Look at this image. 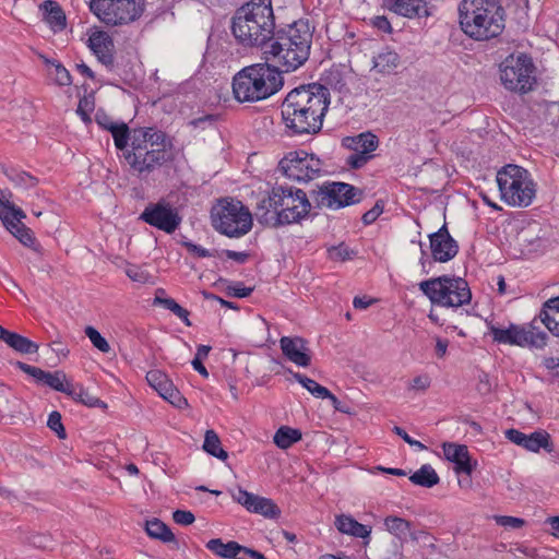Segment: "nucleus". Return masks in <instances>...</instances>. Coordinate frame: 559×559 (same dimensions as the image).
Returning <instances> with one entry per match:
<instances>
[{"mask_svg":"<svg viewBox=\"0 0 559 559\" xmlns=\"http://www.w3.org/2000/svg\"><path fill=\"white\" fill-rule=\"evenodd\" d=\"M329 105L330 91L321 84L293 88L281 106L286 133L290 136L319 133Z\"/></svg>","mask_w":559,"mask_h":559,"instance_id":"nucleus-1","label":"nucleus"},{"mask_svg":"<svg viewBox=\"0 0 559 559\" xmlns=\"http://www.w3.org/2000/svg\"><path fill=\"white\" fill-rule=\"evenodd\" d=\"M174 157L171 139L154 128L134 129L130 150L123 153L132 174L140 179H146Z\"/></svg>","mask_w":559,"mask_h":559,"instance_id":"nucleus-2","label":"nucleus"},{"mask_svg":"<svg viewBox=\"0 0 559 559\" xmlns=\"http://www.w3.org/2000/svg\"><path fill=\"white\" fill-rule=\"evenodd\" d=\"M312 32L307 21L299 20L274 31L263 49L266 61L282 72H292L309 58Z\"/></svg>","mask_w":559,"mask_h":559,"instance_id":"nucleus-3","label":"nucleus"},{"mask_svg":"<svg viewBox=\"0 0 559 559\" xmlns=\"http://www.w3.org/2000/svg\"><path fill=\"white\" fill-rule=\"evenodd\" d=\"M312 204L301 189L274 186L254 210V216L264 227L277 228L299 223L311 211Z\"/></svg>","mask_w":559,"mask_h":559,"instance_id":"nucleus-4","label":"nucleus"},{"mask_svg":"<svg viewBox=\"0 0 559 559\" xmlns=\"http://www.w3.org/2000/svg\"><path fill=\"white\" fill-rule=\"evenodd\" d=\"M231 31L243 46H262L264 49L275 31L271 0H252L239 8Z\"/></svg>","mask_w":559,"mask_h":559,"instance_id":"nucleus-5","label":"nucleus"},{"mask_svg":"<svg viewBox=\"0 0 559 559\" xmlns=\"http://www.w3.org/2000/svg\"><path fill=\"white\" fill-rule=\"evenodd\" d=\"M462 31L476 40H488L504 28V10L498 0H462L459 5Z\"/></svg>","mask_w":559,"mask_h":559,"instance_id":"nucleus-6","label":"nucleus"},{"mask_svg":"<svg viewBox=\"0 0 559 559\" xmlns=\"http://www.w3.org/2000/svg\"><path fill=\"white\" fill-rule=\"evenodd\" d=\"M283 86V78L267 61L243 68L233 80V93L240 103H254L274 95Z\"/></svg>","mask_w":559,"mask_h":559,"instance_id":"nucleus-7","label":"nucleus"},{"mask_svg":"<svg viewBox=\"0 0 559 559\" xmlns=\"http://www.w3.org/2000/svg\"><path fill=\"white\" fill-rule=\"evenodd\" d=\"M501 199L511 206L527 207L536 195V185L523 167L509 164L497 173Z\"/></svg>","mask_w":559,"mask_h":559,"instance_id":"nucleus-8","label":"nucleus"},{"mask_svg":"<svg viewBox=\"0 0 559 559\" xmlns=\"http://www.w3.org/2000/svg\"><path fill=\"white\" fill-rule=\"evenodd\" d=\"M212 226L229 238H239L252 228V215L240 201L219 200L211 210Z\"/></svg>","mask_w":559,"mask_h":559,"instance_id":"nucleus-9","label":"nucleus"},{"mask_svg":"<svg viewBox=\"0 0 559 559\" xmlns=\"http://www.w3.org/2000/svg\"><path fill=\"white\" fill-rule=\"evenodd\" d=\"M419 289L432 304L442 307H460L469 304L472 293L462 277L440 276L419 283Z\"/></svg>","mask_w":559,"mask_h":559,"instance_id":"nucleus-10","label":"nucleus"},{"mask_svg":"<svg viewBox=\"0 0 559 559\" xmlns=\"http://www.w3.org/2000/svg\"><path fill=\"white\" fill-rule=\"evenodd\" d=\"M500 80L509 91L520 94L531 92L537 83L532 57L524 52L507 57L500 66Z\"/></svg>","mask_w":559,"mask_h":559,"instance_id":"nucleus-11","label":"nucleus"},{"mask_svg":"<svg viewBox=\"0 0 559 559\" xmlns=\"http://www.w3.org/2000/svg\"><path fill=\"white\" fill-rule=\"evenodd\" d=\"M91 12L108 26L128 25L145 11V0H91Z\"/></svg>","mask_w":559,"mask_h":559,"instance_id":"nucleus-12","label":"nucleus"},{"mask_svg":"<svg viewBox=\"0 0 559 559\" xmlns=\"http://www.w3.org/2000/svg\"><path fill=\"white\" fill-rule=\"evenodd\" d=\"M362 190L338 181H326L317 190L311 191L314 207L338 210L360 202Z\"/></svg>","mask_w":559,"mask_h":559,"instance_id":"nucleus-13","label":"nucleus"},{"mask_svg":"<svg viewBox=\"0 0 559 559\" xmlns=\"http://www.w3.org/2000/svg\"><path fill=\"white\" fill-rule=\"evenodd\" d=\"M278 170L292 180L310 181L320 176L322 162L305 151H293L280 160Z\"/></svg>","mask_w":559,"mask_h":559,"instance_id":"nucleus-14","label":"nucleus"},{"mask_svg":"<svg viewBox=\"0 0 559 559\" xmlns=\"http://www.w3.org/2000/svg\"><path fill=\"white\" fill-rule=\"evenodd\" d=\"M488 329L493 342L498 344L535 348H543L547 344V334L543 331H535L533 325L525 328L511 323L508 328L502 329L490 324Z\"/></svg>","mask_w":559,"mask_h":559,"instance_id":"nucleus-15","label":"nucleus"},{"mask_svg":"<svg viewBox=\"0 0 559 559\" xmlns=\"http://www.w3.org/2000/svg\"><path fill=\"white\" fill-rule=\"evenodd\" d=\"M140 219L166 234L175 233L182 222L178 210L164 200L148 203Z\"/></svg>","mask_w":559,"mask_h":559,"instance_id":"nucleus-16","label":"nucleus"},{"mask_svg":"<svg viewBox=\"0 0 559 559\" xmlns=\"http://www.w3.org/2000/svg\"><path fill=\"white\" fill-rule=\"evenodd\" d=\"M342 145L353 151L346 158V164L353 169H360L374 157L372 153L379 146V139L374 133L366 131L344 138Z\"/></svg>","mask_w":559,"mask_h":559,"instance_id":"nucleus-17","label":"nucleus"},{"mask_svg":"<svg viewBox=\"0 0 559 559\" xmlns=\"http://www.w3.org/2000/svg\"><path fill=\"white\" fill-rule=\"evenodd\" d=\"M15 365L19 369L33 377L39 383H44L49 388L68 395H73L75 393V388L67 381V376L63 371L57 370L55 372H49L22 361H16Z\"/></svg>","mask_w":559,"mask_h":559,"instance_id":"nucleus-18","label":"nucleus"},{"mask_svg":"<svg viewBox=\"0 0 559 559\" xmlns=\"http://www.w3.org/2000/svg\"><path fill=\"white\" fill-rule=\"evenodd\" d=\"M233 499L243 506L249 512L258 513L269 519H275L281 514L280 508L272 499L257 496L241 488L237 492H233Z\"/></svg>","mask_w":559,"mask_h":559,"instance_id":"nucleus-19","label":"nucleus"},{"mask_svg":"<svg viewBox=\"0 0 559 559\" xmlns=\"http://www.w3.org/2000/svg\"><path fill=\"white\" fill-rule=\"evenodd\" d=\"M429 240L435 261L448 262L457 254L459 245L450 235L447 224H443L439 230L432 233L429 236Z\"/></svg>","mask_w":559,"mask_h":559,"instance_id":"nucleus-20","label":"nucleus"},{"mask_svg":"<svg viewBox=\"0 0 559 559\" xmlns=\"http://www.w3.org/2000/svg\"><path fill=\"white\" fill-rule=\"evenodd\" d=\"M146 381L163 399L173 405L181 407L182 404H187V400L180 395L171 380L162 370H150L146 373Z\"/></svg>","mask_w":559,"mask_h":559,"instance_id":"nucleus-21","label":"nucleus"},{"mask_svg":"<svg viewBox=\"0 0 559 559\" xmlns=\"http://www.w3.org/2000/svg\"><path fill=\"white\" fill-rule=\"evenodd\" d=\"M283 355L299 367H308L311 364V352L308 342L299 336H283L280 340Z\"/></svg>","mask_w":559,"mask_h":559,"instance_id":"nucleus-22","label":"nucleus"},{"mask_svg":"<svg viewBox=\"0 0 559 559\" xmlns=\"http://www.w3.org/2000/svg\"><path fill=\"white\" fill-rule=\"evenodd\" d=\"M402 67V57L391 47L382 48L372 57L371 70L382 76L396 75Z\"/></svg>","mask_w":559,"mask_h":559,"instance_id":"nucleus-23","label":"nucleus"},{"mask_svg":"<svg viewBox=\"0 0 559 559\" xmlns=\"http://www.w3.org/2000/svg\"><path fill=\"white\" fill-rule=\"evenodd\" d=\"M88 47L102 64L112 69L115 45L112 38L106 32H94L88 38Z\"/></svg>","mask_w":559,"mask_h":559,"instance_id":"nucleus-24","label":"nucleus"},{"mask_svg":"<svg viewBox=\"0 0 559 559\" xmlns=\"http://www.w3.org/2000/svg\"><path fill=\"white\" fill-rule=\"evenodd\" d=\"M383 2L388 10L407 19L429 15L427 3L424 0H383Z\"/></svg>","mask_w":559,"mask_h":559,"instance_id":"nucleus-25","label":"nucleus"},{"mask_svg":"<svg viewBox=\"0 0 559 559\" xmlns=\"http://www.w3.org/2000/svg\"><path fill=\"white\" fill-rule=\"evenodd\" d=\"M443 453L447 460L455 464V472L457 474L465 473L471 475L475 464L472 463L468 449L464 444L443 443Z\"/></svg>","mask_w":559,"mask_h":559,"instance_id":"nucleus-26","label":"nucleus"},{"mask_svg":"<svg viewBox=\"0 0 559 559\" xmlns=\"http://www.w3.org/2000/svg\"><path fill=\"white\" fill-rule=\"evenodd\" d=\"M43 11V20L53 32L63 31L67 26V17L62 8L53 0H46L39 5Z\"/></svg>","mask_w":559,"mask_h":559,"instance_id":"nucleus-27","label":"nucleus"},{"mask_svg":"<svg viewBox=\"0 0 559 559\" xmlns=\"http://www.w3.org/2000/svg\"><path fill=\"white\" fill-rule=\"evenodd\" d=\"M0 341L21 354H34L38 350V345L27 337L11 332L0 325Z\"/></svg>","mask_w":559,"mask_h":559,"instance_id":"nucleus-28","label":"nucleus"},{"mask_svg":"<svg viewBox=\"0 0 559 559\" xmlns=\"http://www.w3.org/2000/svg\"><path fill=\"white\" fill-rule=\"evenodd\" d=\"M386 531L395 536L402 544L406 542L407 536L417 540L416 534L412 531V523L403 518L389 515L384 519Z\"/></svg>","mask_w":559,"mask_h":559,"instance_id":"nucleus-29","label":"nucleus"},{"mask_svg":"<svg viewBox=\"0 0 559 559\" xmlns=\"http://www.w3.org/2000/svg\"><path fill=\"white\" fill-rule=\"evenodd\" d=\"M335 526L341 533L348 534L354 537L367 538L371 533V527L364 525L352 516L344 514L336 516Z\"/></svg>","mask_w":559,"mask_h":559,"instance_id":"nucleus-30","label":"nucleus"},{"mask_svg":"<svg viewBox=\"0 0 559 559\" xmlns=\"http://www.w3.org/2000/svg\"><path fill=\"white\" fill-rule=\"evenodd\" d=\"M4 223L7 225L8 230L25 247L32 248L35 251L39 250V245L36 241L34 233L31 228L26 227L24 224L14 223L13 221H9V217H4Z\"/></svg>","mask_w":559,"mask_h":559,"instance_id":"nucleus-31","label":"nucleus"},{"mask_svg":"<svg viewBox=\"0 0 559 559\" xmlns=\"http://www.w3.org/2000/svg\"><path fill=\"white\" fill-rule=\"evenodd\" d=\"M206 548L216 556L233 559L240 551L246 552L247 547L239 545L237 542L230 540L224 543L221 538H213L206 543Z\"/></svg>","mask_w":559,"mask_h":559,"instance_id":"nucleus-32","label":"nucleus"},{"mask_svg":"<svg viewBox=\"0 0 559 559\" xmlns=\"http://www.w3.org/2000/svg\"><path fill=\"white\" fill-rule=\"evenodd\" d=\"M523 448L531 452H538L540 449H544L551 453L554 451V443L547 431L538 430L526 435Z\"/></svg>","mask_w":559,"mask_h":559,"instance_id":"nucleus-33","label":"nucleus"},{"mask_svg":"<svg viewBox=\"0 0 559 559\" xmlns=\"http://www.w3.org/2000/svg\"><path fill=\"white\" fill-rule=\"evenodd\" d=\"M409 480L417 486L431 488L439 484L440 478L431 465L424 464L417 472L409 476Z\"/></svg>","mask_w":559,"mask_h":559,"instance_id":"nucleus-34","label":"nucleus"},{"mask_svg":"<svg viewBox=\"0 0 559 559\" xmlns=\"http://www.w3.org/2000/svg\"><path fill=\"white\" fill-rule=\"evenodd\" d=\"M106 130L110 131L118 150L123 153L126 150H130L128 143L132 139V133H130L129 127L124 122L117 123L110 121V126H106Z\"/></svg>","mask_w":559,"mask_h":559,"instance_id":"nucleus-35","label":"nucleus"},{"mask_svg":"<svg viewBox=\"0 0 559 559\" xmlns=\"http://www.w3.org/2000/svg\"><path fill=\"white\" fill-rule=\"evenodd\" d=\"M145 531L150 537L159 539L163 543H170L175 540V535L170 528L158 519L146 521Z\"/></svg>","mask_w":559,"mask_h":559,"instance_id":"nucleus-36","label":"nucleus"},{"mask_svg":"<svg viewBox=\"0 0 559 559\" xmlns=\"http://www.w3.org/2000/svg\"><path fill=\"white\" fill-rule=\"evenodd\" d=\"M202 448L206 453L217 457L218 460L226 461L228 459V453L222 448L218 435L212 429L205 431Z\"/></svg>","mask_w":559,"mask_h":559,"instance_id":"nucleus-37","label":"nucleus"},{"mask_svg":"<svg viewBox=\"0 0 559 559\" xmlns=\"http://www.w3.org/2000/svg\"><path fill=\"white\" fill-rule=\"evenodd\" d=\"M301 439V432L287 426L281 427L274 435L273 441L280 449H288Z\"/></svg>","mask_w":559,"mask_h":559,"instance_id":"nucleus-38","label":"nucleus"},{"mask_svg":"<svg viewBox=\"0 0 559 559\" xmlns=\"http://www.w3.org/2000/svg\"><path fill=\"white\" fill-rule=\"evenodd\" d=\"M293 377L317 399L323 400L325 399V396L330 395V391L325 386L319 384L313 379H310L307 376L298 372L294 373Z\"/></svg>","mask_w":559,"mask_h":559,"instance_id":"nucleus-39","label":"nucleus"},{"mask_svg":"<svg viewBox=\"0 0 559 559\" xmlns=\"http://www.w3.org/2000/svg\"><path fill=\"white\" fill-rule=\"evenodd\" d=\"M154 304L160 305L164 308L170 310L174 314L181 319L187 326L192 325L191 321L189 320V311L182 308L175 299L162 298L156 295Z\"/></svg>","mask_w":559,"mask_h":559,"instance_id":"nucleus-40","label":"nucleus"},{"mask_svg":"<svg viewBox=\"0 0 559 559\" xmlns=\"http://www.w3.org/2000/svg\"><path fill=\"white\" fill-rule=\"evenodd\" d=\"M39 58L47 66H52L55 68V82L60 86H68L72 83V78L69 71L57 60H51L44 55H39Z\"/></svg>","mask_w":559,"mask_h":559,"instance_id":"nucleus-41","label":"nucleus"},{"mask_svg":"<svg viewBox=\"0 0 559 559\" xmlns=\"http://www.w3.org/2000/svg\"><path fill=\"white\" fill-rule=\"evenodd\" d=\"M5 175L10 181L22 189H32L38 183V179L36 177L25 171H5Z\"/></svg>","mask_w":559,"mask_h":559,"instance_id":"nucleus-42","label":"nucleus"},{"mask_svg":"<svg viewBox=\"0 0 559 559\" xmlns=\"http://www.w3.org/2000/svg\"><path fill=\"white\" fill-rule=\"evenodd\" d=\"M75 401L81 402L82 404L88 406V407H107L106 403H104L98 397L90 394L87 391H85L83 388L75 389V393L71 395Z\"/></svg>","mask_w":559,"mask_h":559,"instance_id":"nucleus-43","label":"nucleus"},{"mask_svg":"<svg viewBox=\"0 0 559 559\" xmlns=\"http://www.w3.org/2000/svg\"><path fill=\"white\" fill-rule=\"evenodd\" d=\"M210 350H211V346H207V345L198 346L195 356H194L193 360L191 361L193 369L197 370L204 378L209 377V372H207L206 368L204 367V365L202 364V359L207 357Z\"/></svg>","mask_w":559,"mask_h":559,"instance_id":"nucleus-44","label":"nucleus"},{"mask_svg":"<svg viewBox=\"0 0 559 559\" xmlns=\"http://www.w3.org/2000/svg\"><path fill=\"white\" fill-rule=\"evenodd\" d=\"M85 334L98 350L105 354L110 352V345L96 329L93 326H86Z\"/></svg>","mask_w":559,"mask_h":559,"instance_id":"nucleus-45","label":"nucleus"},{"mask_svg":"<svg viewBox=\"0 0 559 559\" xmlns=\"http://www.w3.org/2000/svg\"><path fill=\"white\" fill-rule=\"evenodd\" d=\"M95 104L93 96H84L80 99L76 112L82 118V120L85 123H90L92 121L91 119V112L94 110Z\"/></svg>","mask_w":559,"mask_h":559,"instance_id":"nucleus-46","label":"nucleus"},{"mask_svg":"<svg viewBox=\"0 0 559 559\" xmlns=\"http://www.w3.org/2000/svg\"><path fill=\"white\" fill-rule=\"evenodd\" d=\"M493 520L498 525L512 530L522 528L526 524L524 519L510 515H495Z\"/></svg>","mask_w":559,"mask_h":559,"instance_id":"nucleus-47","label":"nucleus"},{"mask_svg":"<svg viewBox=\"0 0 559 559\" xmlns=\"http://www.w3.org/2000/svg\"><path fill=\"white\" fill-rule=\"evenodd\" d=\"M47 426L57 433L60 439H66V429L61 421V415L59 412L53 411L48 416Z\"/></svg>","mask_w":559,"mask_h":559,"instance_id":"nucleus-48","label":"nucleus"},{"mask_svg":"<svg viewBox=\"0 0 559 559\" xmlns=\"http://www.w3.org/2000/svg\"><path fill=\"white\" fill-rule=\"evenodd\" d=\"M539 318L552 335L559 336V312L556 314H547L546 312H540Z\"/></svg>","mask_w":559,"mask_h":559,"instance_id":"nucleus-49","label":"nucleus"},{"mask_svg":"<svg viewBox=\"0 0 559 559\" xmlns=\"http://www.w3.org/2000/svg\"><path fill=\"white\" fill-rule=\"evenodd\" d=\"M352 253L353 251H350L349 248L344 243H341L329 249L330 258L335 261H346L350 259Z\"/></svg>","mask_w":559,"mask_h":559,"instance_id":"nucleus-50","label":"nucleus"},{"mask_svg":"<svg viewBox=\"0 0 559 559\" xmlns=\"http://www.w3.org/2000/svg\"><path fill=\"white\" fill-rule=\"evenodd\" d=\"M384 210V202L382 200H378L373 207L369 211H367L362 215V222L365 225L372 224L382 213Z\"/></svg>","mask_w":559,"mask_h":559,"instance_id":"nucleus-51","label":"nucleus"},{"mask_svg":"<svg viewBox=\"0 0 559 559\" xmlns=\"http://www.w3.org/2000/svg\"><path fill=\"white\" fill-rule=\"evenodd\" d=\"M1 205L11 212V218L9 221H13L14 223L23 224L22 219L25 218V213L22 209L16 207L10 200H1Z\"/></svg>","mask_w":559,"mask_h":559,"instance_id":"nucleus-52","label":"nucleus"},{"mask_svg":"<svg viewBox=\"0 0 559 559\" xmlns=\"http://www.w3.org/2000/svg\"><path fill=\"white\" fill-rule=\"evenodd\" d=\"M253 292V288L243 286L242 283L238 282L233 286L227 287V295L237 297V298H245L251 295Z\"/></svg>","mask_w":559,"mask_h":559,"instance_id":"nucleus-53","label":"nucleus"},{"mask_svg":"<svg viewBox=\"0 0 559 559\" xmlns=\"http://www.w3.org/2000/svg\"><path fill=\"white\" fill-rule=\"evenodd\" d=\"M431 384V379L428 374H420L415 377L409 383V389L415 391L425 392Z\"/></svg>","mask_w":559,"mask_h":559,"instance_id":"nucleus-54","label":"nucleus"},{"mask_svg":"<svg viewBox=\"0 0 559 559\" xmlns=\"http://www.w3.org/2000/svg\"><path fill=\"white\" fill-rule=\"evenodd\" d=\"M173 519L177 524L180 525H190L194 522L195 516L191 511L187 510H176L173 513Z\"/></svg>","mask_w":559,"mask_h":559,"instance_id":"nucleus-55","label":"nucleus"},{"mask_svg":"<svg viewBox=\"0 0 559 559\" xmlns=\"http://www.w3.org/2000/svg\"><path fill=\"white\" fill-rule=\"evenodd\" d=\"M182 246L192 254L197 255L198 258H207V257H214V253L209 251L207 249L193 243L192 241H182Z\"/></svg>","mask_w":559,"mask_h":559,"instance_id":"nucleus-56","label":"nucleus"},{"mask_svg":"<svg viewBox=\"0 0 559 559\" xmlns=\"http://www.w3.org/2000/svg\"><path fill=\"white\" fill-rule=\"evenodd\" d=\"M29 544L36 548L46 550L51 547L52 540L49 536L36 534L29 537Z\"/></svg>","mask_w":559,"mask_h":559,"instance_id":"nucleus-57","label":"nucleus"},{"mask_svg":"<svg viewBox=\"0 0 559 559\" xmlns=\"http://www.w3.org/2000/svg\"><path fill=\"white\" fill-rule=\"evenodd\" d=\"M127 275L129 276V278L131 281L139 282V283H147V282H150V278H151V275L147 272H145L139 267L128 269Z\"/></svg>","mask_w":559,"mask_h":559,"instance_id":"nucleus-58","label":"nucleus"},{"mask_svg":"<svg viewBox=\"0 0 559 559\" xmlns=\"http://www.w3.org/2000/svg\"><path fill=\"white\" fill-rule=\"evenodd\" d=\"M393 432L396 433L399 437H401L409 445L416 447L419 450H425L426 449V447L421 442H419V441L413 439L412 437H409L408 433L403 428H401L399 426H394Z\"/></svg>","mask_w":559,"mask_h":559,"instance_id":"nucleus-59","label":"nucleus"},{"mask_svg":"<svg viewBox=\"0 0 559 559\" xmlns=\"http://www.w3.org/2000/svg\"><path fill=\"white\" fill-rule=\"evenodd\" d=\"M506 438L516 445L523 448L526 435L516 429H508L504 432Z\"/></svg>","mask_w":559,"mask_h":559,"instance_id":"nucleus-60","label":"nucleus"},{"mask_svg":"<svg viewBox=\"0 0 559 559\" xmlns=\"http://www.w3.org/2000/svg\"><path fill=\"white\" fill-rule=\"evenodd\" d=\"M372 25L381 31V32H384V33H392V26H391V23L390 21L385 17V16H376L373 20H372Z\"/></svg>","mask_w":559,"mask_h":559,"instance_id":"nucleus-61","label":"nucleus"},{"mask_svg":"<svg viewBox=\"0 0 559 559\" xmlns=\"http://www.w3.org/2000/svg\"><path fill=\"white\" fill-rule=\"evenodd\" d=\"M540 312H546L547 314L559 313V296L545 301Z\"/></svg>","mask_w":559,"mask_h":559,"instance_id":"nucleus-62","label":"nucleus"},{"mask_svg":"<svg viewBox=\"0 0 559 559\" xmlns=\"http://www.w3.org/2000/svg\"><path fill=\"white\" fill-rule=\"evenodd\" d=\"M477 390L481 394H487L491 391V384L489 382V377L487 373L481 372L478 377Z\"/></svg>","mask_w":559,"mask_h":559,"instance_id":"nucleus-63","label":"nucleus"},{"mask_svg":"<svg viewBox=\"0 0 559 559\" xmlns=\"http://www.w3.org/2000/svg\"><path fill=\"white\" fill-rule=\"evenodd\" d=\"M544 366L554 377H559V357H547L544 359Z\"/></svg>","mask_w":559,"mask_h":559,"instance_id":"nucleus-64","label":"nucleus"}]
</instances>
